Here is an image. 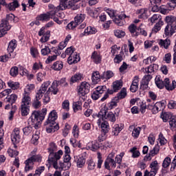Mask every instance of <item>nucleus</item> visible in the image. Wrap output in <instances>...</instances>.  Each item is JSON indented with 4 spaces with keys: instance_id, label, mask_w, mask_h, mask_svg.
<instances>
[{
    "instance_id": "obj_1",
    "label": "nucleus",
    "mask_w": 176,
    "mask_h": 176,
    "mask_svg": "<svg viewBox=\"0 0 176 176\" xmlns=\"http://www.w3.org/2000/svg\"><path fill=\"white\" fill-rule=\"evenodd\" d=\"M56 120L57 112H56L55 110H53L50 113L48 119L44 124L47 133H54L55 131H57V130H58V124H56Z\"/></svg>"
},
{
    "instance_id": "obj_2",
    "label": "nucleus",
    "mask_w": 176,
    "mask_h": 176,
    "mask_svg": "<svg viewBox=\"0 0 176 176\" xmlns=\"http://www.w3.org/2000/svg\"><path fill=\"white\" fill-rule=\"evenodd\" d=\"M50 86V81L45 82L41 85L39 90H38L37 92L36 93L35 98L32 103V107L35 109H38V108H41V104L39 100H41L42 97H43V95L45 94V93L47 91V87H49Z\"/></svg>"
},
{
    "instance_id": "obj_3",
    "label": "nucleus",
    "mask_w": 176,
    "mask_h": 176,
    "mask_svg": "<svg viewBox=\"0 0 176 176\" xmlns=\"http://www.w3.org/2000/svg\"><path fill=\"white\" fill-rule=\"evenodd\" d=\"M148 21L152 24H155V23L151 30L152 34H157L162 30V27L164 25V21L162 20V16L160 14H155L153 15L152 17L148 19Z\"/></svg>"
},
{
    "instance_id": "obj_4",
    "label": "nucleus",
    "mask_w": 176,
    "mask_h": 176,
    "mask_svg": "<svg viewBox=\"0 0 176 176\" xmlns=\"http://www.w3.org/2000/svg\"><path fill=\"white\" fill-rule=\"evenodd\" d=\"M14 19V15L13 14H10L6 16V19H3L0 25V38H2L3 35L8 34V31L12 28V26L9 24L8 21L13 20Z\"/></svg>"
},
{
    "instance_id": "obj_5",
    "label": "nucleus",
    "mask_w": 176,
    "mask_h": 176,
    "mask_svg": "<svg viewBox=\"0 0 176 176\" xmlns=\"http://www.w3.org/2000/svg\"><path fill=\"white\" fill-rule=\"evenodd\" d=\"M46 112H47V109H43L41 113L39 111H34L29 118V122H31L32 124L36 126L38 123H41V122L44 120Z\"/></svg>"
},
{
    "instance_id": "obj_6",
    "label": "nucleus",
    "mask_w": 176,
    "mask_h": 176,
    "mask_svg": "<svg viewBox=\"0 0 176 176\" xmlns=\"http://www.w3.org/2000/svg\"><path fill=\"white\" fill-rule=\"evenodd\" d=\"M97 116L102 118V120H109V122H111V123L116 122V116L111 111L108 112V109L105 107L101 109Z\"/></svg>"
},
{
    "instance_id": "obj_7",
    "label": "nucleus",
    "mask_w": 176,
    "mask_h": 176,
    "mask_svg": "<svg viewBox=\"0 0 176 176\" xmlns=\"http://www.w3.org/2000/svg\"><path fill=\"white\" fill-rule=\"evenodd\" d=\"M37 162L41 163L42 162V156L41 155H33L25 160V173H28V171L34 168V162Z\"/></svg>"
},
{
    "instance_id": "obj_8",
    "label": "nucleus",
    "mask_w": 176,
    "mask_h": 176,
    "mask_svg": "<svg viewBox=\"0 0 176 176\" xmlns=\"http://www.w3.org/2000/svg\"><path fill=\"white\" fill-rule=\"evenodd\" d=\"M63 151L61 150H59L56 153H50L49 157H48V162L50 164H52L53 167L56 168L57 166H58V162L60 159H61V156L63 155Z\"/></svg>"
},
{
    "instance_id": "obj_9",
    "label": "nucleus",
    "mask_w": 176,
    "mask_h": 176,
    "mask_svg": "<svg viewBox=\"0 0 176 176\" xmlns=\"http://www.w3.org/2000/svg\"><path fill=\"white\" fill-rule=\"evenodd\" d=\"M90 91V84L87 82H82L78 88V96L85 97Z\"/></svg>"
},
{
    "instance_id": "obj_10",
    "label": "nucleus",
    "mask_w": 176,
    "mask_h": 176,
    "mask_svg": "<svg viewBox=\"0 0 176 176\" xmlns=\"http://www.w3.org/2000/svg\"><path fill=\"white\" fill-rule=\"evenodd\" d=\"M52 19H54L55 23L57 24H61L63 23V19H64V13L60 12L58 11H51Z\"/></svg>"
},
{
    "instance_id": "obj_11",
    "label": "nucleus",
    "mask_w": 176,
    "mask_h": 176,
    "mask_svg": "<svg viewBox=\"0 0 176 176\" xmlns=\"http://www.w3.org/2000/svg\"><path fill=\"white\" fill-rule=\"evenodd\" d=\"M21 105H25V106H29V107L30 105H31V94L25 90L23 94V98H22Z\"/></svg>"
},
{
    "instance_id": "obj_12",
    "label": "nucleus",
    "mask_w": 176,
    "mask_h": 176,
    "mask_svg": "<svg viewBox=\"0 0 176 176\" xmlns=\"http://www.w3.org/2000/svg\"><path fill=\"white\" fill-rule=\"evenodd\" d=\"M20 138H21V136H20V129L15 128L11 134L12 142L13 144H19L20 142Z\"/></svg>"
},
{
    "instance_id": "obj_13",
    "label": "nucleus",
    "mask_w": 176,
    "mask_h": 176,
    "mask_svg": "<svg viewBox=\"0 0 176 176\" xmlns=\"http://www.w3.org/2000/svg\"><path fill=\"white\" fill-rule=\"evenodd\" d=\"M176 32V25H166L164 28V35L166 36H173Z\"/></svg>"
},
{
    "instance_id": "obj_14",
    "label": "nucleus",
    "mask_w": 176,
    "mask_h": 176,
    "mask_svg": "<svg viewBox=\"0 0 176 176\" xmlns=\"http://www.w3.org/2000/svg\"><path fill=\"white\" fill-rule=\"evenodd\" d=\"M140 82V78L138 76L134 77L132 83L130 87V91L131 93H135L138 90V83Z\"/></svg>"
},
{
    "instance_id": "obj_15",
    "label": "nucleus",
    "mask_w": 176,
    "mask_h": 176,
    "mask_svg": "<svg viewBox=\"0 0 176 176\" xmlns=\"http://www.w3.org/2000/svg\"><path fill=\"white\" fill-rule=\"evenodd\" d=\"M129 131H132V136L134 138H138L141 133V127H135L134 125H131L129 128Z\"/></svg>"
},
{
    "instance_id": "obj_16",
    "label": "nucleus",
    "mask_w": 176,
    "mask_h": 176,
    "mask_svg": "<svg viewBox=\"0 0 176 176\" xmlns=\"http://www.w3.org/2000/svg\"><path fill=\"white\" fill-rule=\"evenodd\" d=\"M78 61H80V57L77 54H71L67 58V63L70 65L72 64H76V63H78Z\"/></svg>"
},
{
    "instance_id": "obj_17",
    "label": "nucleus",
    "mask_w": 176,
    "mask_h": 176,
    "mask_svg": "<svg viewBox=\"0 0 176 176\" xmlns=\"http://www.w3.org/2000/svg\"><path fill=\"white\" fill-rule=\"evenodd\" d=\"M104 167L107 170H110L111 168H116V161L111 158H107L104 162Z\"/></svg>"
},
{
    "instance_id": "obj_18",
    "label": "nucleus",
    "mask_w": 176,
    "mask_h": 176,
    "mask_svg": "<svg viewBox=\"0 0 176 176\" xmlns=\"http://www.w3.org/2000/svg\"><path fill=\"white\" fill-rule=\"evenodd\" d=\"M165 89L168 91H173L176 87V82L175 80H173L172 83L170 82V79L166 78H165Z\"/></svg>"
},
{
    "instance_id": "obj_19",
    "label": "nucleus",
    "mask_w": 176,
    "mask_h": 176,
    "mask_svg": "<svg viewBox=\"0 0 176 176\" xmlns=\"http://www.w3.org/2000/svg\"><path fill=\"white\" fill-rule=\"evenodd\" d=\"M159 151H160L159 146H155L151 151H150L149 155L144 157V160H152V157L157 155V153H159Z\"/></svg>"
},
{
    "instance_id": "obj_20",
    "label": "nucleus",
    "mask_w": 176,
    "mask_h": 176,
    "mask_svg": "<svg viewBox=\"0 0 176 176\" xmlns=\"http://www.w3.org/2000/svg\"><path fill=\"white\" fill-rule=\"evenodd\" d=\"M86 148L96 152V151L100 148V143L96 141L91 142L87 144Z\"/></svg>"
},
{
    "instance_id": "obj_21",
    "label": "nucleus",
    "mask_w": 176,
    "mask_h": 176,
    "mask_svg": "<svg viewBox=\"0 0 176 176\" xmlns=\"http://www.w3.org/2000/svg\"><path fill=\"white\" fill-rule=\"evenodd\" d=\"M71 168V162H60L58 164L57 167L55 168L56 170H63L66 171V170H69Z\"/></svg>"
},
{
    "instance_id": "obj_22",
    "label": "nucleus",
    "mask_w": 176,
    "mask_h": 176,
    "mask_svg": "<svg viewBox=\"0 0 176 176\" xmlns=\"http://www.w3.org/2000/svg\"><path fill=\"white\" fill-rule=\"evenodd\" d=\"M166 25H176V17L173 15L166 16L164 19Z\"/></svg>"
},
{
    "instance_id": "obj_23",
    "label": "nucleus",
    "mask_w": 176,
    "mask_h": 176,
    "mask_svg": "<svg viewBox=\"0 0 176 176\" xmlns=\"http://www.w3.org/2000/svg\"><path fill=\"white\" fill-rule=\"evenodd\" d=\"M52 16H53V14H52V11H50L45 14H40L38 16V20L40 21H49L52 19Z\"/></svg>"
},
{
    "instance_id": "obj_24",
    "label": "nucleus",
    "mask_w": 176,
    "mask_h": 176,
    "mask_svg": "<svg viewBox=\"0 0 176 176\" xmlns=\"http://www.w3.org/2000/svg\"><path fill=\"white\" fill-rule=\"evenodd\" d=\"M59 6L57 7L56 9L58 10H65V9H68L69 6V1L68 0H59Z\"/></svg>"
},
{
    "instance_id": "obj_25",
    "label": "nucleus",
    "mask_w": 176,
    "mask_h": 176,
    "mask_svg": "<svg viewBox=\"0 0 176 176\" xmlns=\"http://www.w3.org/2000/svg\"><path fill=\"white\" fill-rule=\"evenodd\" d=\"M12 107L11 111L10 112V120H12L13 119V115H14L16 111H17V106L13 105L12 104H8L5 106V109H10V107Z\"/></svg>"
},
{
    "instance_id": "obj_26",
    "label": "nucleus",
    "mask_w": 176,
    "mask_h": 176,
    "mask_svg": "<svg viewBox=\"0 0 176 176\" xmlns=\"http://www.w3.org/2000/svg\"><path fill=\"white\" fill-rule=\"evenodd\" d=\"M158 45H160L161 47H164V49H168L170 45H171V41L168 38L165 40L160 39L158 41Z\"/></svg>"
},
{
    "instance_id": "obj_27",
    "label": "nucleus",
    "mask_w": 176,
    "mask_h": 176,
    "mask_svg": "<svg viewBox=\"0 0 176 176\" xmlns=\"http://www.w3.org/2000/svg\"><path fill=\"white\" fill-rule=\"evenodd\" d=\"M91 58L95 64H100L101 63V56L96 51L92 53Z\"/></svg>"
},
{
    "instance_id": "obj_28",
    "label": "nucleus",
    "mask_w": 176,
    "mask_h": 176,
    "mask_svg": "<svg viewBox=\"0 0 176 176\" xmlns=\"http://www.w3.org/2000/svg\"><path fill=\"white\" fill-rule=\"evenodd\" d=\"M137 13L140 14L138 16L139 19H148V9L147 8H142L137 11Z\"/></svg>"
},
{
    "instance_id": "obj_29",
    "label": "nucleus",
    "mask_w": 176,
    "mask_h": 176,
    "mask_svg": "<svg viewBox=\"0 0 176 176\" xmlns=\"http://www.w3.org/2000/svg\"><path fill=\"white\" fill-rule=\"evenodd\" d=\"M16 47H17V41H16V40H12L8 45V53H13Z\"/></svg>"
},
{
    "instance_id": "obj_30",
    "label": "nucleus",
    "mask_w": 176,
    "mask_h": 176,
    "mask_svg": "<svg viewBox=\"0 0 176 176\" xmlns=\"http://www.w3.org/2000/svg\"><path fill=\"white\" fill-rule=\"evenodd\" d=\"M92 82L94 85H97L100 80H101V76H100V72H95L92 74Z\"/></svg>"
},
{
    "instance_id": "obj_31",
    "label": "nucleus",
    "mask_w": 176,
    "mask_h": 176,
    "mask_svg": "<svg viewBox=\"0 0 176 176\" xmlns=\"http://www.w3.org/2000/svg\"><path fill=\"white\" fill-rule=\"evenodd\" d=\"M164 102H157L154 104V113H157L160 111L164 108Z\"/></svg>"
},
{
    "instance_id": "obj_32",
    "label": "nucleus",
    "mask_w": 176,
    "mask_h": 176,
    "mask_svg": "<svg viewBox=\"0 0 176 176\" xmlns=\"http://www.w3.org/2000/svg\"><path fill=\"white\" fill-rule=\"evenodd\" d=\"M58 92V89L57 88V84H56V82H53L52 86L47 91V93H48V94H52L56 95Z\"/></svg>"
},
{
    "instance_id": "obj_33",
    "label": "nucleus",
    "mask_w": 176,
    "mask_h": 176,
    "mask_svg": "<svg viewBox=\"0 0 176 176\" xmlns=\"http://www.w3.org/2000/svg\"><path fill=\"white\" fill-rule=\"evenodd\" d=\"M97 32V29L95 28L89 26L87 27L85 31H84V35L87 36V35H93V34H96Z\"/></svg>"
},
{
    "instance_id": "obj_34",
    "label": "nucleus",
    "mask_w": 176,
    "mask_h": 176,
    "mask_svg": "<svg viewBox=\"0 0 176 176\" xmlns=\"http://www.w3.org/2000/svg\"><path fill=\"white\" fill-rule=\"evenodd\" d=\"M17 100V95L11 94L10 97L6 98L5 102H9L11 105H13L14 102Z\"/></svg>"
},
{
    "instance_id": "obj_35",
    "label": "nucleus",
    "mask_w": 176,
    "mask_h": 176,
    "mask_svg": "<svg viewBox=\"0 0 176 176\" xmlns=\"http://www.w3.org/2000/svg\"><path fill=\"white\" fill-rule=\"evenodd\" d=\"M21 112L22 116H27L30 113V106L21 104Z\"/></svg>"
},
{
    "instance_id": "obj_36",
    "label": "nucleus",
    "mask_w": 176,
    "mask_h": 176,
    "mask_svg": "<svg viewBox=\"0 0 176 176\" xmlns=\"http://www.w3.org/2000/svg\"><path fill=\"white\" fill-rule=\"evenodd\" d=\"M63 67H64L63 62L58 60L54 63L53 69L55 71H61V69H63Z\"/></svg>"
},
{
    "instance_id": "obj_37",
    "label": "nucleus",
    "mask_w": 176,
    "mask_h": 176,
    "mask_svg": "<svg viewBox=\"0 0 176 176\" xmlns=\"http://www.w3.org/2000/svg\"><path fill=\"white\" fill-rule=\"evenodd\" d=\"M158 68L159 66L156 64L151 65L145 69V72L146 74H152V72H155V71H156Z\"/></svg>"
},
{
    "instance_id": "obj_38",
    "label": "nucleus",
    "mask_w": 176,
    "mask_h": 176,
    "mask_svg": "<svg viewBox=\"0 0 176 176\" xmlns=\"http://www.w3.org/2000/svg\"><path fill=\"white\" fill-rule=\"evenodd\" d=\"M85 19V15L83 14H78L74 18V21L78 25L83 23Z\"/></svg>"
},
{
    "instance_id": "obj_39",
    "label": "nucleus",
    "mask_w": 176,
    "mask_h": 176,
    "mask_svg": "<svg viewBox=\"0 0 176 176\" xmlns=\"http://www.w3.org/2000/svg\"><path fill=\"white\" fill-rule=\"evenodd\" d=\"M129 30L131 34H133V36H138L139 33L135 32V31L138 30V28H137V26L134 23H132L129 26Z\"/></svg>"
},
{
    "instance_id": "obj_40",
    "label": "nucleus",
    "mask_w": 176,
    "mask_h": 176,
    "mask_svg": "<svg viewBox=\"0 0 176 176\" xmlns=\"http://www.w3.org/2000/svg\"><path fill=\"white\" fill-rule=\"evenodd\" d=\"M155 85L158 89H163L165 86V80L163 81L160 79V77L155 78Z\"/></svg>"
},
{
    "instance_id": "obj_41",
    "label": "nucleus",
    "mask_w": 176,
    "mask_h": 176,
    "mask_svg": "<svg viewBox=\"0 0 176 176\" xmlns=\"http://www.w3.org/2000/svg\"><path fill=\"white\" fill-rule=\"evenodd\" d=\"M87 13L94 19H97V17H98V11L96 9L87 8Z\"/></svg>"
},
{
    "instance_id": "obj_42",
    "label": "nucleus",
    "mask_w": 176,
    "mask_h": 176,
    "mask_svg": "<svg viewBox=\"0 0 176 176\" xmlns=\"http://www.w3.org/2000/svg\"><path fill=\"white\" fill-rule=\"evenodd\" d=\"M173 114L168 112H162L161 114V118H162L163 122H167L168 120H170Z\"/></svg>"
},
{
    "instance_id": "obj_43",
    "label": "nucleus",
    "mask_w": 176,
    "mask_h": 176,
    "mask_svg": "<svg viewBox=\"0 0 176 176\" xmlns=\"http://www.w3.org/2000/svg\"><path fill=\"white\" fill-rule=\"evenodd\" d=\"M113 90L114 91H118V90H120L122 89V86H123V84H122V82L117 80L113 82Z\"/></svg>"
},
{
    "instance_id": "obj_44",
    "label": "nucleus",
    "mask_w": 176,
    "mask_h": 176,
    "mask_svg": "<svg viewBox=\"0 0 176 176\" xmlns=\"http://www.w3.org/2000/svg\"><path fill=\"white\" fill-rule=\"evenodd\" d=\"M82 80V74H76L72 76L70 82L72 83H75L76 82H79V80Z\"/></svg>"
},
{
    "instance_id": "obj_45",
    "label": "nucleus",
    "mask_w": 176,
    "mask_h": 176,
    "mask_svg": "<svg viewBox=\"0 0 176 176\" xmlns=\"http://www.w3.org/2000/svg\"><path fill=\"white\" fill-rule=\"evenodd\" d=\"M122 16L120 15H116L113 19V22L117 24V25H119L120 27H122L123 25V21H122Z\"/></svg>"
},
{
    "instance_id": "obj_46",
    "label": "nucleus",
    "mask_w": 176,
    "mask_h": 176,
    "mask_svg": "<svg viewBox=\"0 0 176 176\" xmlns=\"http://www.w3.org/2000/svg\"><path fill=\"white\" fill-rule=\"evenodd\" d=\"M50 38V31H47L41 37V38L40 39V41L42 43H45V42H47V41H49Z\"/></svg>"
},
{
    "instance_id": "obj_47",
    "label": "nucleus",
    "mask_w": 176,
    "mask_h": 176,
    "mask_svg": "<svg viewBox=\"0 0 176 176\" xmlns=\"http://www.w3.org/2000/svg\"><path fill=\"white\" fill-rule=\"evenodd\" d=\"M122 131V128L119 124H115L112 129V133L113 135H119V133Z\"/></svg>"
},
{
    "instance_id": "obj_48",
    "label": "nucleus",
    "mask_w": 176,
    "mask_h": 176,
    "mask_svg": "<svg viewBox=\"0 0 176 176\" xmlns=\"http://www.w3.org/2000/svg\"><path fill=\"white\" fill-rule=\"evenodd\" d=\"M73 109L74 112H78V111H80V109H82V102L81 101L74 102L73 103Z\"/></svg>"
},
{
    "instance_id": "obj_49",
    "label": "nucleus",
    "mask_w": 176,
    "mask_h": 176,
    "mask_svg": "<svg viewBox=\"0 0 176 176\" xmlns=\"http://www.w3.org/2000/svg\"><path fill=\"white\" fill-rule=\"evenodd\" d=\"M157 170L153 169V168H151V170L148 171V170H146L144 174V176H155L156 174H157Z\"/></svg>"
},
{
    "instance_id": "obj_50",
    "label": "nucleus",
    "mask_w": 176,
    "mask_h": 176,
    "mask_svg": "<svg viewBox=\"0 0 176 176\" xmlns=\"http://www.w3.org/2000/svg\"><path fill=\"white\" fill-rule=\"evenodd\" d=\"M127 96V91L125 88L121 89L120 92H119L117 95L118 100H122L124 98Z\"/></svg>"
},
{
    "instance_id": "obj_51",
    "label": "nucleus",
    "mask_w": 176,
    "mask_h": 176,
    "mask_svg": "<svg viewBox=\"0 0 176 176\" xmlns=\"http://www.w3.org/2000/svg\"><path fill=\"white\" fill-rule=\"evenodd\" d=\"M19 1L17 0H13V2L8 5V8L10 10H15L16 8H19Z\"/></svg>"
},
{
    "instance_id": "obj_52",
    "label": "nucleus",
    "mask_w": 176,
    "mask_h": 176,
    "mask_svg": "<svg viewBox=\"0 0 176 176\" xmlns=\"http://www.w3.org/2000/svg\"><path fill=\"white\" fill-rule=\"evenodd\" d=\"M111 78H113V72L111 70L104 72L103 76H102V79H111Z\"/></svg>"
},
{
    "instance_id": "obj_53",
    "label": "nucleus",
    "mask_w": 176,
    "mask_h": 176,
    "mask_svg": "<svg viewBox=\"0 0 176 176\" xmlns=\"http://www.w3.org/2000/svg\"><path fill=\"white\" fill-rule=\"evenodd\" d=\"M85 163H86V160L83 157H80L77 160V167L82 168L85 166Z\"/></svg>"
},
{
    "instance_id": "obj_54",
    "label": "nucleus",
    "mask_w": 176,
    "mask_h": 176,
    "mask_svg": "<svg viewBox=\"0 0 176 176\" xmlns=\"http://www.w3.org/2000/svg\"><path fill=\"white\" fill-rule=\"evenodd\" d=\"M122 61H123V55H122V54L116 55L113 58L114 64H120Z\"/></svg>"
},
{
    "instance_id": "obj_55",
    "label": "nucleus",
    "mask_w": 176,
    "mask_h": 176,
    "mask_svg": "<svg viewBox=\"0 0 176 176\" xmlns=\"http://www.w3.org/2000/svg\"><path fill=\"white\" fill-rule=\"evenodd\" d=\"M101 129L104 131V133H108V131L109 130V124L107 121H104L101 124Z\"/></svg>"
},
{
    "instance_id": "obj_56",
    "label": "nucleus",
    "mask_w": 176,
    "mask_h": 176,
    "mask_svg": "<svg viewBox=\"0 0 176 176\" xmlns=\"http://www.w3.org/2000/svg\"><path fill=\"white\" fill-rule=\"evenodd\" d=\"M10 74L13 78H16V75H19V67L14 66L10 69Z\"/></svg>"
},
{
    "instance_id": "obj_57",
    "label": "nucleus",
    "mask_w": 176,
    "mask_h": 176,
    "mask_svg": "<svg viewBox=\"0 0 176 176\" xmlns=\"http://www.w3.org/2000/svg\"><path fill=\"white\" fill-rule=\"evenodd\" d=\"M169 124L170 127L175 129L176 128V116H172L169 119Z\"/></svg>"
},
{
    "instance_id": "obj_58",
    "label": "nucleus",
    "mask_w": 176,
    "mask_h": 176,
    "mask_svg": "<svg viewBox=\"0 0 176 176\" xmlns=\"http://www.w3.org/2000/svg\"><path fill=\"white\" fill-rule=\"evenodd\" d=\"M57 151V146L54 142H51L50 144V147L48 148V151L50 153H54Z\"/></svg>"
},
{
    "instance_id": "obj_59",
    "label": "nucleus",
    "mask_w": 176,
    "mask_h": 176,
    "mask_svg": "<svg viewBox=\"0 0 176 176\" xmlns=\"http://www.w3.org/2000/svg\"><path fill=\"white\" fill-rule=\"evenodd\" d=\"M171 164V158L170 157H166L162 163V167L164 168H167Z\"/></svg>"
},
{
    "instance_id": "obj_60",
    "label": "nucleus",
    "mask_w": 176,
    "mask_h": 176,
    "mask_svg": "<svg viewBox=\"0 0 176 176\" xmlns=\"http://www.w3.org/2000/svg\"><path fill=\"white\" fill-rule=\"evenodd\" d=\"M38 82H42L46 78V72H39L36 76Z\"/></svg>"
},
{
    "instance_id": "obj_61",
    "label": "nucleus",
    "mask_w": 176,
    "mask_h": 176,
    "mask_svg": "<svg viewBox=\"0 0 176 176\" xmlns=\"http://www.w3.org/2000/svg\"><path fill=\"white\" fill-rule=\"evenodd\" d=\"M114 34L117 38H123L126 35V33L122 30H117L114 31Z\"/></svg>"
},
{
    "instance_id": "obj_62",
    "label": "nucleus",
    "mask_w": 176,
    "mask_h": 176,
    "mask_svg": "<svg viewBox=\"0 0 176 176\" xmlns=\"http://www.w3.org/2000/svg\"><path fill=\"white\" fill-rule=\"evenodd\" d=\"M43 101L45 104L50 102V94H49V92L44 93Z\"/></svg>"
},
{
    "instance_id": "obj_63",
    "label": "nucleus",
    "mask_w": 176,
    "mask_h": 176,
    "mask_svg": "<svg viewBox=\"0 0 176 176\" xmlns=\"http://www.w3.org/2000/svg\"><path fill=\"white\" fill-rule=\"evenodd\" d=\"M168 8H170V10L175 9L176 7V0H169V2L167 3Z\"/></svg>"
},
{
    "instance_id": "obj_64",
    "label": "nucleus",
    "mask_w": 176,
    "mask_h": 176,
    "mask_svg": "<svg viewBox=\"0 0 176 176\" xmlns=\"http://www.w3.org/2000/svg\"><path fill=\"white\" fill-rule=\"evenodd\" d=\"M43 171H45V166H41L36 170L35 173L32 176H41Z\"/></svg>"
}]
</instances>
